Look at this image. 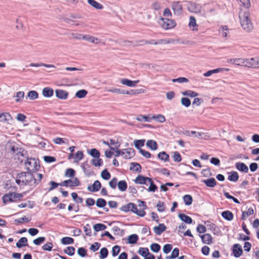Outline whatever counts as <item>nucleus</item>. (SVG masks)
Returning <instances> with one entry per match:
<instances>
[{
	"label": "nucleus",
	"instance_id": "obj_14",
	"mask_svg": "<svg viewBox=\"0 0 259 259\" xmlns=\"http://www.w3.org/2000/svg\"><path fill=\"white\" fill-rule=\"evenodd\" d=\"M55 94L58 98L61 100L67 99L68 96V93L67 91L61 89L56 90Z\"/></svg>",
	"mask_w": 259,
	"mask_h": 259
},
{
	"label": "nucleus",
	"instance_id": "obj_45",
	"mask_svg": "<svg viewBox=\"0 0 259 259\" xmlns=\"http://www.w3.org/2000/svg\"><path fill=\"white\" fill-rule=\"evenodd\" d=\"M134 142L135 147L140 150V149H142L140 147L144 145L145 140H135Z\"/></svg>",
	"mask_w": 259,
	"mask_h": 259
},
{
	"label": "nucleus",
	"instance_id": "obj_1",
	"mask_svg": "<svg viewBox=\"0 0 259 259\" xmlns=\"http://www.w3.org/2000/svg\"><path fill=\"white\" fill-rule=\"evenodd\" d=\"M36 180L35 177L30 172H22L17 176L16 183L20 186L28 185L34 187Z\"/></svg>",
	"mask_w": 259,
	"mask_h": 259
},
{
	"label": "nucleus",
	"instance_id": "obj_30",
	"mask_svg": "<svg viewBox=\"0 0 259 259\" xmlns=\"http://www.w3.org/2000/svg\"><path fill=\"white\" fill-rule=\"evenodd\" d=\"M179 217L182 221L185 222L187 224H189L192 223V220L191 218L184 213H180L179 214Z\"/></svg>",
	"mask_w": 259,
	"mask_h": 259
},
{
	"label": "nucleus",
	"instance_id": "obj_31",
	"mask_svg": "<svg viewBox=\"0 0 259 259\" xmlns=\"http://www.w3.org/2000/svg\"><path fill=\"white\" fill-rule=\"evenodd\" d=\"M239 179V176L236 171H231L229 173L228 179L232 182H236Z\"/></svg>",
	"mask_w": 259,
	"mask_h": 259
},
{
	"label": "nucleus",
	"instance_id": "obj_53",
	"mask_svg": "<svg viewBox=\"0 0 259 259\" xmlns=\"http://www.w3.org/2000/svg\"><path fill=\"white\" fill-rule=\"evenodd\" d=\"M152 118H150L148 117V116L142 115H138L136 119L139 121H146V122H150Z\"/></svg>",
	"mask_w": 259,
	"mask_h": 259
},
{
	"label": "nucleus",
	"instance_id": "obj_25",
	"mask_svg": "<svg viewBox=\"0 0 259 259\" xmlns=\"http://www.w3.org/2000/svg\"><path fill=\"white\" fill-rule=\"evenodd\" d=\"M27 239L26 237H22L17 242L16 245L18 248H22L24 246H26L28 245L27 244Z\"/></svg>",
	"mask_w": 259,
	"mask_h": 259
},
{
	"label": "nucleus",
	"instance_id": "obj_42",
	"mask_svg": "<svg viewBox=\"0 0 259 259\" xmlns=\"http://www.w3.org/2000/svg\"><path fill=\"white\" fill-rule=\"evenodd\" d=\"M88 152L90 155L95 158L100 157V153L96 149H92L90 151H88Z\"/></svg>",
	"mask_w": 259,
	"mask_h": 259
},
{
	"label": "nucleus",
	"instance_id": "obj_60",
	"mask_svg": "<svg viewBox=\"0 0 259 259\" xmlns=\"http://www.w3.org/2000/svg\"><path fill=\"white\" fill-rule=\"evenodd\" d=\"M150 182H148L149 183V187L148 189V191L149 192H155L156 190H157V186L153 184L152 180L150 178Z\"/></svg>",
	"mask_w": 259,
	"mask_h": 259
},
{
	"label": "nucleus",
	"instance_id": "obj_38",
	"mask_svg": "<svg viewBox=\"0 0 259 259\" xmlns=\"http://www.w3.org/2000/svg\"><path fill=\"white\" fill-rule=\"evenodd\" d=\"M83 157V154L82 151H78L74 155V162L78 163Z\"/></svg>",
	"mask_w": 259,
	"mask_h": 259
},
{
	"label": "nucleus",
	"instance_id": "obj_7",
	"mask_svg": "<svg viewBox=\"0 0 259 259\" xmlns=\"http://www.w3.org/2000/svg\"><path fill=\"white\" fill-rule=\"evenodd\" d=\"M245 67L248 68H259L258 58L245 59Z\"/></svg>",
	"mask_w": 259,
	"mask_h": 259
},
{
	"label": "nucleus",
	"instance_id": "obj_12",
	"mask_svg": "<svg viewBox=\"0 0 259 259\" xmlns=\"http://www.w3.org/2000/svg\"><path fill=\"white\" fill-rule=\"evenodd\" d=\"M139 82V80L132 81L126 78H122L120 80V82L122 84L129 87H135Z\"/></svg>",
	"mask_w": 259,
	"mask_h": 259
},
{
	"label": "nucleus",
	"instance_id": "obj_46",
	"mask_svg": "<svg viewBox=\"0 0 259 259\" xmlns=\"http://www.w3.org/2000/svg\"><path fill=\"white\" fill-rule=\"evenodd\" d=\"M73 239L70 237H63L61 239V242L63 244H70L73 243Z\"/></svg>",
	"mask_w": 259,
	"mask_h": 259
},
{
	"label": "nucleus",
	"instance_id": "obj_57",
	"mask_svg": "<svg viewBox=\"0 0 259 259\" xmlns=\"http://www.w3.org/2000/svg\"><path fill=\"white\" fill-rule=\"evenodd\" d=\"M101 177L105 180H108L110 178V174L107 171V169L103 170L101 172Z\"/></svg>",
	"mask_w": 259,
	"mask_h": 259
},
{
	"label": "nucleus",
	"instance_id": "obj_47",
	"mask_svg": "<svg viewBox=\"0 0 259 259\" xmlns=\"http://www.w3.org/2000/svg\"><path fill=\"white\" fill-rule=\"evenodd\" d=\"M14 97H16V102H19L24 98V92L22 91L18 92L16 93V95Z\"/></svg>",
	"mask_w": 259,
	"mask_h": 259
},
{
	"label": "nucleus",
	"instance_id": "obj_4",
	"mask_svg": "<svg viewBox=\"0 0 259 259\" xmlns=\"http://www.w3.org/2000/svg\"><path fill=\"white\" fill-rule=\"evenodd\" d=\"M25 166L26 169L29 172H34L38 169L39 165L38 162L33 158H27L25 162Z\"/></svg>",
	"mask_w": 259,
	"mask_h": 259
},
{
	"label": "nucleus",
	"instance_id": "obj_41",
	"mask_svg": "<svg viewBox=\"0 0 259 259\" xmlns=\"http://www.w3.org/2000/svg\"><path fill=\"white\" fill-rule=\"evenodd\" d=\"M138 239V236L136 234H132L128 237V243L130 244H135Z\"/></svg>",
	"mask_w": 259,
	"mask_h": 259
},
{
	"label": "nucleus",
	"instance_id": "obj_10",
	"mask_svg": "<svg viewBox=\"0 0 259 259\" xmlns=\"http://www.w3.org/2000/svg\"><path fill=\"white\" fill-rule=\"evenodd\" d=\"M9 147L12 154L16 155L20 154L22 156L23 155V150H22L21 148H19L17 145L14 144L13 145H9Z\"/></svg>",
	"mask_w": 259,
	"mask_h": 259
},
{
	"label": "nucleus",
	"instance_id": "obj_63",
	"mask_svg": "<svg viewBox=\"0 0 259 259\" xmlns=\"http://www.w3.org/2000/svg\"><path fill=\"white\" fill-rule=\"evenodd\" d=\"M117 179L116 178H113L111 179V180L109 182V185L110 187L112 189H115L116 187V185H117Z\"/></svg>",
	"mask_w": 259,
	"mask_h": 259
},
{
	"label": "nucleus",
	"instance_id": "obj_22",
	"mask_svg": "<svg viewBox=\"0 0 259 259\" xmlns=\"http://www.w3.org/2000/svg\"><path fill=\"white\" fill-rule=\"evenodd\" d=\"M150 180L149 178L142 176H138L135 180V182L136 184H144V183L150 182Z\"/></svg>",
	"mask_w": 259,
	"mask_h": 259
},
{
	"label": "nucleus",
	"instance_id": "obj_16",
	"mask_svg": "<svg viewBox=\"0 0 259 259\" xmlns=\"http://www.w3.org/2000/svg\"><path fill=\"white\" fill-rule=\"evenodd\" d=\"M101 187V184L100 182L96 180L95 181L92 186H88V190L90 192H97L99 190Z\"/></svg>",
	"mask_w": 259,
	"mask_h": 259
},
{
	"label": "nucleus",
	"instance_id": "obj_17",
	"mask_svg": "<svg viewBox=\"0 0 259 259\" xmlns=\"http://www.w3.org/2000/svg\"><path fill=\"white\" fill-rule=\"evenodd\" d=\"M230 69L229 68H217L213 70H209L206 73L203 74L204 76L205 77H208L210 76L211 75H212L213 73H217L218 72H220L221 71H228Z\"/></svg>",
	"mask_w": 259,
	"mask_h": 259
},
{
	"label": "nucleus",
	"instance_id": "obj_43",
	"mask_svg": "<svg viewBox=\"0 0 259 259\" xmlns=\"http://www.w3.org/2000/svg\"><path fill=\"white\" fill-rule=\"evenodd\" d=\"M94 229L95 231L98 232L99 231L104 230L106 229L107 227L103 224H96L94 225Z\"/></svg>",
	"mask_w": 259,
	"mask_h": 259
},
{
	"label": "nucleus",
	"instance_id": "obj_5",
	"mask_svg": "<svg viewBox=\"0 0 259 259\" xmlns=\"http://www.w3.org/2000/svg\"><path fill=\"white\" fill-rule=\"evenodd\" d=\"M23 197V195L21 193L11 192L5 194L3 197V200L4 203H6L7 202H12L17 200H20Z\"/></svg>",
	"mask_w": 259,
	"mask_h": 259
},
{
	"label": "nucleus",
	"instance_id": "obj_24",
	"mask_svg": "<svg viewBox=\"0 0 259 259\" xmlns=\"http://www.w3.org/2000/svg\"><path fill=\"white\" fill-rule=\"evenodd\" d=\"M222 216L225 220L230 221L233 219L234 215L232 212L229 210H226L222 212Z\"/></svg>",
	"mask_w": 259,
	"mask_h": 259
},
{
	"label": "nucleus",
	"instance_id": "obj_49",
	"mask_svg": "<svg viewBox=\"0 0 259 259\" xmlns=\"http://www.w3.org/2000/svg\"><path fill=\"white\" fill-rule=\"evenodd\" d=\"M184 201L186 205H190L192 203V197L190 195H186L183 197Z\"/></svg>",
	"mask_w": 259,
	"mask_h": 259
},
{
	"label": "nucleus",
	"instance_id": "obj_61",
	"mask_svg": "<svg viewBox=\"0 0 259 259\" xmlns=\"http://www.w3.org/2000/svg\"><path fill=\"white\" fill-rule=\"evenodd\" d=\"M75 175V170L72 168H68L66 169L65 173V177H68L70 178H72Z\"/></svg>",
	"mask_w": 259,
	"mask_h": 259
},
{
	"label": "nucleus",
	"instance_id": "obj_20",
	"mask_svg": "<svg viewBox=\"0 0 259 259\" xmlns=\"http://www.w3.org/2000/svg\"><path fill=\"white\" fill-rule=\"evenodd\" d=\"M236 168L239 171L247 172L248 171V166L243 162H237L235 164Z\"/></svg>",
	"mask_w": 259,
	"mask_h": 259
},
{
	"label": "nucleus",
	"instance_id": "obj_32",
	"mask_svg": "<svg viewBox=\"0 0 259 259\" xmlns=\"http://www.w3.org/2000/svg\"><path fill=\"white\" fill-rule=\"evenodd\" d=\"M117 186H118V189L120 191H121L122 192H124L126 190L127 187V185L126 182L125 181L122 180V181H120L119 182H118Z\"/></svg>",
	"mask_w": 259,
	"mask_h": 259
},
{
	"label": "nucleus",
	"instance_id": "obj_34",
	"mask_svg": "<svg viewBox=\"0 0 259 259\" xmlns=\"http://www.w3.org/2000/svg\"><path fill=\"white\" fill-rule=\"evenodd\" d=\"M182 94L183 96H188V97H192V98L196 97L198 96V93H196L194 91H191V90H187V91L183 92L182 93Z\"/></svg>",
	"mask_w": 259,
	"mask_h": 259
},
{
	"label": "nucleus",
	"instance_id": "obj_27",
	"mask_svg": "<svg viewBox=\"0 0 259 259\" xmlns=\"http://www.w3.org/2000/svg\"><path fill=\"white\" fill-rule=\"evenodd\" d=\"M11 119V116L9 113L0 114V122H7Z\"/></svg>",
	"mask_w": 259,
	"mask_h": 259
},
{
	"label": "nucleus",
	"instance_id": "obj_21",
	"mask_svg": "<svg viewBox=\"0 0 259 259\" xmlns=\"http://www.w3.org/2000/svg\"><path fill=\"white\" fill-rule=\"evenodd\" d=\"M166 229V226L163 224H160L158 226H155L153 228L154 232L157 235H160Z\"/></svg>",
	"mask_w": 259,
	"mask_h": 259
},
{
	"label": "nucleus",
	"instance_id": "obj_9",
	"mask_svg": "<svg viewBox=\"0 0 259 259\" xmlns=\"http://www.w3.org/2000/svg\"><path fill=\"white\" fill-rule=\"evenodd\" d=\"M171 8L174 13L177 15H180L182 13V7L180 2H173L171 5Z\"/></svg>",
	"mask_w": 259,
	"mask_h": 259
},
{
	"label": "nucleus",
	"instance_id": "obj_35",
	"mask_svg": "<svg viewBox=\"0 0 259 259\" xmlns=\"http://www.w3.org/2000/svg\"><path fill=\"white\" fill-rule=\"evenodd\" d=\"M31 67H41V66H45L47 68H55V66L54 65L52 64H46L42 63H30L29 65Z\"/></svg>",
	"mask_w": 259,
	"mask_h": 259
},
{
	"label": "nucleus",
	"instance_id": "obj_58",
	"mask_svg": "<svg viewBox=\"0 0 259 259\" xmlns=\"http://www.w3.org/2000/svg\"><path fill=\"white\" fill-rule=\"evenodd\" d=\"M106 204V201L103 198H99L96 201V205L99 207H103Z\"/></svg>",
	"mask_w": 259,
	"mask_h": 259
},
{
	"label": "nucleus",
	"instance_id": "obj_15",
	"mask_svg": "<svg viewBox=\"0 0 259 259\" xmlns=\"http://www.w3.org/2000/svg\"><path fill=\"white\" fill-rule=\"evenodd\" d=\"M233 253L235 257H238L242 253V247L239 244H235L233 246Z\"/></svg>",
	"mask_w": 259,
	"mask_h": 259
},
{
	"label": "nucleus",
	"instance_id": "obj_56",
	"mask_svg": "<svg viewBox=\"0 0 259 259\" xmlns=\"http://www.w3.org/2000/svg\"><path fill=\"white\" fill-rule=\"evenodd\" d=\"M152 119H156L160 123H163L165 121V118L164 116L162 114H158L156 116H153Z\"/></svg>",
	"mask_w": 259,
	"mask_h": 259
},
{
	"label": "nucleus",
	"instance_id": "obj_62",
	"mask_svg": "<svg viewBox=\"0 0 259 259\" xmlns=\"http://www.w3.org/2000/svg\"><path fill=\"white\" fill-rule=\"evenodd\" d=\"M150 249L152 251L157 252L160 249V246L157 243H152L150 245Z\"/></svg>",
	"mask_w": 259,
	"mask_h": 259
},
{
	"label": "nucleus",
	"instance_id": "obj_55",
	"mask_svg": "<svg viewBox=\"0 0 259 259\" xmlns=\"http://www.w3.org/2000/svg\"><path fill=\"white\" fill-rule=\"evenodd\" d=\"M92 163L95 166H100L102 164L103 162L102 159H100L99 157L95 158L94 159H92Z\"/></svg>",
	"mask_w": 259,
	"mask_h": 259
},
{
	"label": "nucleus",
	"instance_id": "obj_59",
	"mask_svg": "<svg viewBox=\"0 0 259 259\" xmlns=\"http://www.w3.org/2000/svg\"><path fill=\"white\" fill-rule=\"evenodd\" d=\"M181 104L183 106H184L186 107H188L191 105V101L188 98H182L181 99Z\"/></svg>",
	"mask_w": 259,
	"mask_h": 259
},
{
	"label": "nucleus",
	"instance_id": "obj_48",
	"mask_svg": "<svg viewBox=\"0 0 259 259\" xmlns=\"http://www.w3.org/2000/svg\"><path fill=\"white\" fill-rule=\"evenodd\" d=\"M27 97L32 100H35L38 98V94L35 91H31L28 93Z\"/></svg>",
	"mask_w": 259,
	"mask_h": 259
},
{
	"label": "nucleus",
	"instance_id": "obj_52",
	"mask_svg": "<svg viewBox=\"0 0 259 259\" xmlns=\"http://www.w3.org/2000/svg\"><path fill=\"white\" fill-rule=\"evenodd\" d=\"M138 253L145 258L146 256H147L148 254H149V252L147 248L140 247L139 248Z\"/></svg>",
	"mask_w": 259,
	"mask_h": 259
},
{
	"label": "nucleus",
	"instance_id": "obj_26",
	"mask_svg": "<svg viewBox=\"0 0 259 259\" xmlns=\"http://www.w3.org/2000/svg\"><path fill=\"white\" fill-rule=\"evenodd\" d=\"M42 95L45 97H51L53 95L54 91L52 89L47 87L42 90Z\"/></svg>",
	"mask_w": 259,
	"mask_h": 259
},
{
	"label": "nucleus",
	"instance_id": "obj_40",
	"mask_svg": "<svg viewBox=\"0 0 259 259\" xmlns=\"http://www.w3.org/2000/svg\"><path fill=\"white\" fill-rule=\"evenodd\" d=\"M158 157L164 161H167L169 159V155L164 151L159 153Z\"/></svg>",
	"mask_w": 259,
	"mask_h": 259
},
{
	"label": "nucleus",
	"instance_id": "obj_64",
	"mask_svg": "<svg viewBox=\"0 0 259 259\" xmlns=\"http://www.w3.org/2000/svg\"><path fill=\"white\" fill-rule=\"evenodd\" d=\"M156 207L159 212H163L165 210L164 203L163 202L159 201L156 205Z\"/></svg>",
	"mask_w": 259,
	"mask_h": 259
},
{
	"label": "nucleus",
	"instance_id": "obj_29",
	"mask_svg": "<svg viewBox=\"0 0 259 259\" xmlns=\"http://www.w3.org/2000/svg\"><path fill=\"white\" fill-rule=\"evenodd\" d=\"M146 146L152 150H155L158 147L157 143L155 141L152 140H149L147 141Z\"/></svg>",
	"mask_w": 259,
	"mask_h": 259
},
{
	"label": "nucleus",
	"instance_id": "obj_23",
	"mask_svg": "<svg viewBox=\"0 0 259 259\" xmlns=\"http://www.w3.org/2000/svg\"><path fill=\"white\" fill-rule=\"evenodd\" d=\"M189 26L193 31L197 30L198 25L196 23V19L194 17L191 16L190 17Z\"/></svg>",
	"mask_w": 259,
	"mask_h": 259
},
{
	"label": "nucleus",
	"instance_id": "obj_37",
	"mask_svg": "<svg viewBox=\"0 0 259 259\" xmlns=\"http://www.w3.org/2000/svg\"><path fill=\"white\" fill-rule=\"evenodd\" d=\"M254 210L252 208H249L246 211H243L242 212L241 219L242 220H245L246 218L250 215H251L253 213Z\"/></svg>",
	"mask_w": 259,
	"mask_h": 259
},
{
	"label": "nucleus",
	"instance_id": "obj_18",
	"mask_svg": "<svg viewBox=\"0 0 259 259\" xmlns=\"http://www.w3.org/2000/svg\"><path fill=\"white\" fill-rule=\"evenodd\" d=\"M202 241L204 244H210L212 243V238L210 234H205L202 235H200Z\"/></svg>",
	"mask_w": 259,
	"mask_h": 259
},
{
	"label": "nucleus",
	"instance_id": "obj_33",
	"mask_svg": "<svg viewBox=\"0 0 259 259\" xmlns=\"http://www.w3.org/2000/svg\"><path fill=\"white\" fill-rule=\"evenodd\" d=\"M107 91L109 92L118 94H127V95L130 94V93L128 91L125 92L123 90H122L120 89H117L115 88H112L109 89Z\"/></svg>",
	"mask_w": 259,
	"mask_h": 259
},
{
	"label": "nucleus",
	"instance_id": "obj_54",
	"mask_svg": "<svg viewBox=\"0 0 259 259\" xmlns=\"http://www.w3.org/2000/svg\"><path fill=\"white\" fill-rule=\"evenodd\" d=\"M100 257L101 259H104L106 258L108 254V250L106 248L103 247L101 249L100 251Z\"/></svg>",
	"mask_w": 259,
	"mask_h": 259
},
{
	"label": "nucleus",
	"instance_id": "obj_11",
	"mask_svg": "<svg viewBox=\"0 0 259 259\" xmlns=\"http://www.w3.org/2000/svg\"><path fill=\"white\" fill-rule=\"evenodd\" d=\"M124 154H122V157L125 159H130L135 155V150L133 148H127L122 150Z\"/></svg>",
	"mask_w": 259,
	"mask_h": 259
},
{
	"label": "nucleus",
	"instance_id": "obj_3",
	"mask_svg": "<svg viewBox=\"0 0 259 259\" xmlns=\"http://www.w3.org/2000/svg\"><path fill=\"white\" fill-rule=\"evenodd\" d=\"M120 210L124 212L131 211L140 217H144L145 215L144 210L143 209L138 210L137 205L133 203H128L122 206Z\"/></svg>",
	"mask_w": 259,
	"mask_h": 259
},
{
	"label": "nucleus",
	"instance_id": "obj_50",
	"mask_svg": "<svg viewBox=\"0 0 259 259\" xmlns=\"http://www.w3.org/2000/svg\"><path fill=\"white\" fill-rule=\"evenodd\" d=\"M64 251L65 253L71 256L74 254L75 248L72 246H68L64 250Z\"/></svg>",
	"mask_w": 259,
	"mask_h": 259
},
{
	"label": "nucleus",
	"instance_id": "obj_36",
	"mask_svg": "<svg viewBox=\"0 0 259 259\" xmlns=\"http://www.w3.org/2000/svg\"><path fill=\"white\" fill-rule=\"evenodd\" d=\"M130 169L135 171H140L141 169V165L136 162H132L130 164Z\"/></svg>",
	"mask_w": 259,
	"mask_h": 259
},
{
	"label": "nucleus",
	"instance_id": "obj_39",
	"mask_svg": "<svg viewBox=\"0 0 259 259\" xmlns=\"http://www.w3.org/2000/svg\"><path fill=\"white\" fill-rule=\"evenodd\" d=\"M228 31V29L227 26H222L219 29L220 34L223 37H227Z\"/></svg>",
	"mask_w": 259,
	"mask_h": 259
},
{
	"label": "nucleus",
	"instance_id": "obj_51",
	"mask_svg": "<svg viewBox=\"0 0 259 259\" xmlns=\"http://www.w3.org/2000/svg\"><path fill=\"white\" fill-rule=\"evenodd\" d=\"M68 183H68L69 186L71 187L77 186L79 184V182L78 179L76 178H74L72 180L69 179Z\"/></svg>",
	"mask_w": 259,
	"mask_h": 259
},
{
	"label": "nucleus",
	"instance_id": "obj_44",
	"mask_svg": "<svg viewBox=\"0 0 259 259\" xmlns=\"http://www.w3.org/2000/svg\"><path fill=\"white\" fill-rule=\"evenodd\" d=\"M88 92L85 90H81L77 91L75 94V96L79 99L83 98L87 95Z\"/></svg>",
	"mask_w": 259,
	"mask_h": 259
},
{
	"label": "nucleus",
	"instance_id": "obj_8",
	"mask_svg": "<svg viewBox=\"0 0 259 259\" xmlns=\"http://www.w3.org/2000/svg\"><path fill=\"white\" fill-rule=\"evenodd\" d=\"M187 8L188 10L192 13H199L201 12V6L199 4L189 2Z\"/></svg>",
	"mask_w": 259,
	"mask_h": 259
},
{
	"label": "nucleus",
	"instance_id": "obj_6",
	"mask_svg": "<svg viewBox=\"0 0 259 259\" xmlns=\"http://www.w3.org/2000/svg\"><path fill=\"white\" fill-rule=\"evenodd\" d=\"M158 23L165 30L172 28L176 25V23L174 20L166 18H161Z\"/></svg>",
	"mask_w": 259,
	"mask_h": 259
},
{
	"label": "nucleus",
	"instance_id": "obj_19",
	"mask_svg": "<svg viewBox=\"0 0 259 259\" xmlns=\"http://www.w3.org/2000/svg\"><path fill=\"white\" fill-rule=\"evenodd\" d=\"M202 182L208 187L213 188L217 185V181L213 178L203 180Z\"/></svg>",
	"mask_w": 259,
	"mask_h": 259
},
{
	"label": "nucleus",
	"instance_id": "obj_2",
	"mask_svg": "<svg viewBox=\"0 0 259 259\" xmlns=\"http://www.w3.org/2000/svg\"><path fill=\"white\" fill-rule=\"evenodd\" d=\"M250 13L245 11L240 14L239 18L242 28L246 32H250L253 29V25L249 19Z\"/></svg>",
	"mask_w": 259,
	"mask_h": 259
},
{
	"label": "nucleus",
	"instance_id": "obj_13",
	"mask_svg": "<svg viewBox=\"0 0 259 259\" xmlns=\"http://www.w3.org/2000/svg\"><path fill=\"white\" fill-rule=\"evenodd\" d=\"M79 36H81L79 38H81L82 39L90 41L93 44H98L100 40L99 38L90 35H82L79 34Z\"/></svg>",
	"mask_w": 259,
	"mask_h": 259
},
{
	"label": "nucleus",
	"instance_id": "obj_28",
	"mask_svg": "<svg viewBox=\"0 0 259 259\" xmlns=\"http://www.w3.org/2000/svg\"><path fill=\"white\" fill-rule=\"evenodd\" d=\"M88 3L94 8L98 10H101L103 8L102 4L98 3L95 0H88Z\"/></svg>",
	"mask_w": 259,
	"mask_h": 259
}]
</instances>
